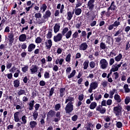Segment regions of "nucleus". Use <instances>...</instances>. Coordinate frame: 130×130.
Wrapping results in <instances>:
<instances>
[{
    "label": "nucleus",
    "instance_id": "nucleus-22",
    "mask_svg": "<svg viewBox=\"0 0 130 130\" xmlns=\"http://www.w3.org/2000/svg\"><path fill=\"white\" fill-rule=\"evenodd\" d=\"M29 125H30V128L33 129L35 127H36V126H37V122L35 121H31L29 122Z\"/></svg>",
    "mask_w": 130,
    "mask_h": 130
},
{
    "label": "nucleus",
    "instance_id": "nucleus-36",
    "mask_svg": "<svg viewBox=\"0 0 130 130\" xmlns=\"http://www.w3.org/2000/svg\"><path fill=\"white\" fill-rule=\"evenodd\" d=\"M52 37V29H49L48 34H47V39H50Z\"/></svg>",
    "mask_w": 130,
    "mask_h": 130
},
{
    "label": "nucleus",
    "instance_id": "nucleus-10",
    "mask_svg": "<svg viewBox=\"0 0 130 130\" xmlns=\"http://www.w3.org/2000/svg\"><path fill=\"white\" fill-rule=\"evenodd\" d=\"M55 115V111L50 110L47 114V120H49L50 117H53Z\"/></svg>",
    "mask_w": 130,
    "mask_h": 130
},
{
    "label": "nucleus",
    "instance_id": "nucleus-2",
    "mask_svg": "<svg viewBox=\"0 0 130 130\" xmlns=\"http://www.w3.org/2000/svg\"><path fill=\"white\" fill-rule=\"evenodd\" d=\"M99 84L98 81H95L92 82L89 85V88L88 89L89 93H92L93 90H96L98 88Z\"/></svg>",
    "mask_w": 130,
    "mask_h": 130
},
{
    "label": "nucleus",
    "instance_id": "nucleus-41",
    "mask_svg": "<svg viewBox=\"0 0 130 130\" xmlns=\"http://www.w3.org/2000/svg\"><path fill=\"white\" fill-rule=\"evenodd\" d=\"M76 75V70H73L72 72L71 73L70 75H69L68 76V79H72L73 77H75V75Z\"/></svg>",
    "mask_w": 130,
    "mask_h": 130
},
{
    "label": "nucleus",
    "instance_id": "nucleus-58",
    "mask_svg": "<svg viewBox=\"0 0 130 130\" xmlns=\"http://www.w3.org/2000/svg\"><path fill=\"white\" fill-rule=\"evenodd\" d=\"M110 55L111 57H113V56H116V53H115V50H113L110 53Z\"/></svg>",
    "mask_w": 130,
    "mask_h": 130
},
{
    "label": "nucleus",
    "instance_id": "nucleus-29",
    "mask_svg": "<svg viewBox=\"0 0 130 130\" xmlns=\"http://www.w3.org/2000/svg\"><path fill=\"white\" fill-rule=\"evenodd\" d=\"M120 67H119L117 63H115V64H113L111 69L114 70L115 72H116L118 71V69Z\"/></svg>",
    "mask_w": 130,
    "mask_h": 130
},
{
    "label": "nucleus",
    "instance_id": "nucleus-26",
    "mask_svg": "<svg viewBox=\"0 0 130 130\" xmlns=\"http://www.w3.org/2000/svg\"><path fill=\"white\" fill-rule=\"evenodd\" d=\"M83 4H84V0H77V4H76L75 8L81 7Z\"/></svg>",
    "mask_w": 130,
    "mask_h": 130
},
{
    "label": "nucleus",
    "instance_id": "nucleus-19",
    "mask_svg": "<svg viewBox=\"0 0 130 130\" xmlns=\"http://www.w3.org/2000/svg\"><path fill=\"white\" fill-rule=\"evenodd\" d=\"M59 29H60V25H59V23H56L54 26V33H57V32L59 31Z\"/></svg>",
    "mask_w": 130,
    "mask_h": 130
},
{
    "label": "nucleus",
    "instance_id": "nucleus-3",
    "mask_svg": "<svg viewBox=\"0 0 130 130\" xmlns=\"http://www.w3.org/2000/svg\"><path fill=\"white\" fill-rule=\"evenodd\" d=\"M66 113L70 114L74 110V104L68 103L64 108Z\"/></svg>",
    "mask_w": 130,
    "mask_h": 130
},
{
    "label": "nucleus",
    "instance_id": "nucleus-6",
    "mask_svg": "<svg viewBox=\"0 0 130 130\" xmlns=\"http://www.w3.org/2000/svg\"><path fill=\"white\" fill-rule=\"evenodd\" d=\"M15 35L13 31H11L8 34V38H9V45L12 46L13 43H14V40H15V38H14Z\"/></svg>",
    "mask_w": 130,
    "mask_h": 130
},
{
    "label": "nucleus",
    "instance_id": "nucleus-56",
    "mask_svg": "<svg viewBox=\"0 0 130 130\" xmlns=\"http://www.w3.org/2000/svg\"><path fill=\"white\" fill-rule=\"evenodd\" d=\"M101 85H102L103 87H104V88H106V86H107V85H108V82H107V81H103L101 83Z\"/></svg>",
    "mask_w": 130,
    "mask_h": 130
},
{
    "label": "nucleus",
    "instance_id": "nucleus-47",
    "mask_svg": "<svg viewBox=\"0 0 130 130\" xmlns=\"http://www.w3.org/2000/svg\"><path fill=\"white\" fill-rule=\"evenodd\" d=\"M53 93H54V87H52L49 91V94L48 97H51L52 95H53Z\"/></svg>",
    "mask_w": 130,
    "mask_h": 130
},
{
    "label": "nucleus",
    "instance_id": "nucleus-15",
    "mask_svg": "<svg viewBox=\"0 0 130 130\" xmlns=\"http://www.w3.org/2000/svg\"><path fill=\"white\" fill-rule=\"evenodd\" d=\"M26 39H27V36H26V34H22L19 36V40L20 42L26 41Z\"/></svg>",
    "mask_w": 130,
    "mask_h": 130
},
{
    "label": "nucleus",
    "instance_id": "nucleus-37",
    "mask_svg": "<svg viewBox=\"0 0 130 130\" xmlns=\"http://www.w3.org/2000/svg\"><path fill=\"white\" fill-rule=\"evenodd\" d=\"M72 33H73V32H72V30H69V31H68L66 33V35H65L66 39H69V38H71V36H72Z\"/></svg>",
    "mask_w": 130,
    "mask_h": 130
},
{
    "label": "nucleus",
    "instance_id": "nucleus-52",
    "mask_svg": "<svg viewBox=\"0 0 130 130\" xmlns=\"http://www.w3.org/2000/svg\"><path fill=\"white\" fill-rule=\"evenodd\" d=\"M68 32H69V28L68 27L64 28L61 32L62 35H65L66 33H68Z\"/></svg>",
    "mask_w": 130,
    "mask_h": 130
},
{
    "label": "nucleus",
    "instance_id": "nucleus-12",
    "mask_svg": "<svg viewBox=\"0 0 130 130\" xmlns=\"http://www.w3.org/2000/svg\"><path fill=\"white\" fill-rule=\"evenodd\" d=\"M36 47V45L33 43L30 44L27 48L28 52H32V51L35 49Z\"/></svg>",
    "mask_w": 130,
    "mask_h": 130
},
{
    "label": "nucleus",
    "instance_id": "nucleus-62",
    "mask_svg": "<svg viewBox=\"0 0 130 130\" xmlns=\"http://www.w3.org/2000/svg\"><path fill=\"white\" fill-rule=\"evenodd\" d=\"M72 121H77L78 120V115H75L72 117Z\"/></svg>",
    "mask_w": 130,
    "mask_h": 130
},
{
    "label": "nucleus",
    "instance_id": "nucleus-31",
    "mask_svg": "<svg viewBox=\"0 0 130 130\" xmlns=\"http://www.w3.org/2000/svg\"><path fill=\"white\" fill-rule=\"evenodd\" d=\"M114 99L118 102V103H120L121 102V99H120V96L118 94H115Z\"/></svg>",
    "mask_w": 130,
    "mask_h": 130
},
{
    "label": "nucleus",
    "instance_id": "nucleus-54",
    "mask_svg": "<svg viewBox=\"0 0 130 130\" xmlns=\"http://www.w3.org/2000/svg\"><path fill=\"white\" fill-rule=\"evenodd\" d=\"M125 104H128L130 102V98L129 96H126L124 100Z\"/></svg>",
    "mask_w": 130,
    "mask_h": 130
},
{
    "label": "nucleus",
    "instance_id": "nucleus-28",
    "mask_svg": "<svg viewBox=\"0 0 130 130\" xmlns=\"http://www.w3.org/2000/svg\"><path fill=\"white\" fill-rule=\"evenodd\" d=\"M97 103L95 102H93L91 103L90 105H89V108L91 110L95 109Z\"/></svg>",
    "mask_w": 130,
    "mask_h": 130
},
{
    "label": "nucleus",
    "instance_id": "nucleus-7",
    "mask_svg": "<svg viewBox=\"0 0 130 130\" xmlns=\"http://www.w3.org/2000/svg\"><path fill=\"white\" fill-rule=\"evenodd\" d=\"M50 17H51V12L49 10L46 11L45 14H43V18L44 20H48Z\"/></svg>",
    "mask_w": 130,
    "mask_h": 130
},
{
    "label": "nucleus",
    "instance_id": "nucleus-43",
    "mask_svg": "<svg viewBox=\"0 0 130 130\" xmlns=\"http://www.w3.org/2000/svg\"><path fill=\"white\" fill-rule=\"evenodd\" d=\"M71 56L72 55H71V53H69L66 58V61H67V62H71Z\"/></svg>",
    "mask_w": 130,
    "mask_h": 130
},
{
    "label": "nucleus",
    "instance_id": "nucleus-34",
    "mask_svg": "<svg viewBox=\"0 0 130 130\" xmlns=\"http://www.w3.org/2000/svg\"><path fill=\"white\" fill-rule=\"evenodd\" d=\"M72 18H73V14H72V12L69 11L67 13V19L68 21H71V20H72Z\"/></svg>",
    "mask_w": 130,
    "mask_h": 130
},
{
    "label": "nucleus",
    "instance_id": "nucleus-33",
    "mask_svg": "<svg viewBox=\"0 0 130 130\" xmlns=\"http://www.w3.org/2000/svg\"><path fill=\"white\" fill-rule=\"evenodd\" d=\"M32 116L34 120H36V119H37V117H38V112L36 110H34L32 113Z\"/></svg>",
    "mask_w": 130,
    "mask_h": 130
},
{
    "label": "nucleus",
    "instance_id": "nucleus-27",
    "mask_svg": "<svg viewBox=\"0 0 130 130\" xmlns=\"http://www.w3.org/2000/svg\"><path fill=\"white\" fill-rule=\"evenodd\" d=\"M112 77L113 80H117V79L119 78V74L117 72H114L112 76Z\"/></svg>",
    "mask_w": 130,
    "mask_h": 130
},
{
    "label": "nucleus",
    "instance_id": "nucleus-53",
    "mask_svg": "<svg viewBox=\"0 0 130 130\" xmlns=\"http://www.w3.org/2000/svg\"><path fill=\"white\" fill-rule=\"evenodd\" d=\"M100 48H101V49H106V45L105 44V43H104L103 42H101L100 43Z\"/></svg>",
    "mask_w": 130,
    "mask_h": 130
},
{
    "label": "nucleus",
    "instance_id": "nucleus-55",
    "mask_svg": "<svg viewBox=\"0 0 130 130\" xmlns=\"http://www.w3.org/2000/svg\"><path fill=\"white\" fill-rule=\"evenodd\" d=\"M35 18H36V19H39L40 18H42V14H41V13H36L35 15Z\"/></svg>",
    "mask_w": 130,
    "mask_h": 130
},
{
    "label": "nucleus",
    "instance_id": "nucleus-57",
    "mask_svg": "<svg viewBox=\"0 0 130 130\" xmlns=\"http://www.w3.org/2000/svg\"><path fill=\"white\" fill-rule=\"evenodd\" d=\"M87 7H88L89 11H93V9H94V4H87Z\"/></svg>",
    "mask_w": 130,
    "mask_h": 130
},
{
    "label": "nucleus",
    "instance_id": "nucleus-17",
    "mask_svg": "<svg viewBox=\"0 0 130 130\" xmlns=\"http://www.w3.org/2000/svg\"><path fill=\"white\" fill-rule=\"evenodd\" d=\"M48 45H47V43H46V47L47 49H50L51 48V46H52V41L51 39H49L47 41Z\"/></svg>",
    "mask_w": 130,
    "mask_h": 130
},
{
    "label": "nucleus",
    "instance_id": "nucleus-35",
    "mask_svg": "<svg viewBox=\"0 0 130 130\" xmlns=\"http://www.w3.org/2000/svg\"><path fill=\"white\" fill-rule=\"evenodd\" d=\"M26 94V90H24V89H20V90L18 91L17 94L18 97H19V96H21V95H24Z\"/></svg>",
    "mask_w": 130,
    "mask_h": 130
},
{
    "label": "nucleus",
    "instance_id": "nucleus-44",
    "mask_svg": "<svg viewBox=\"0 0 130 130\" xmlns=\"http://www.w3.org/2000/svg\"><path fill=\"white\" fill-rule=\"evenodd\" d=\"M79 37V32L78 31H75L72 35V39H76Z\"/></svg>",
    "mask_w": 130,
    "mask_h": 130
},
{
    "label": "nucleus",
    "instance_id": "nucleus-24",
    "mask_svg": "<svg viewBox=\"0 0 130 130\" xmlns=\"http://www.w3.org/2000/svg\"><path fill=\"white\" fill-rule=\"evenodd\" d=\"M60 97H63L66 95V88H61L59 89Z\"/></svg>",
    "mask_w": 130,
    "mask_h": 130
},
{
    "label": "nucleus",
    "instance_id": "nucleus-48",
    "mask_svg": "<svg viewBox=\"0 0 130 130\" xmlns=\"http://www.w3.org/2000/svg\"><path fill=\"white\" fill-rule=\"evenodd\" d=\"M29 70V67L28 66H26L23 68H22V71L23 73H26Z\"/></svg>",
    "mask_w": 130,
    "mask_h": 130
},
{
    "label": "nucleus",
    "instance_id": "nucleus-40",
    "mask_svg": "<svg viewBox=\"0 0 130 130\" xmlns=\"http://www.w3.org/2000/svg\"><path fill=\"white\" fill-rule=\"evenodd\" d=\"M0 50H7V44L5 45L4 44H2L0 45Z\"/></svg>",
    "mask_w": 130,
    "mask_h": 130
},
{
    "label": "nucleus",
    "instance_id": "nucleus-50",
    "mask_svg": "<svg viewBox=\"0 0 130 130\" xmlns=\"http://www.w3.org/2000/svg\"><path fill=\"white\" fill-rule=\"evenodd\" d=\"M18 103L15 102L13 104L14 106H16V109L17 110H19V109H22V107H21V106L20 105H17Z\"/></svg>",
    "mask_w": 130,
    "mask_h": 130
},
{
    "label": "nucleus",
    "instance_id": "nucleus-18",
    "mask_svg": "<svg viewBox=\"0 0 130 130\" xmlns=\"http://www.w3.org/2000/svg\"><path fill=\"white\" fill-rule=\"evenodd\" d=\"M35 103V101L32 100V101H30L29 103H28V105H29V110H33L34 108V104Z\"/></svg>",
    "mask_w": 130,
    "mask_h": 130
},
{
    "label": "nucleus",
    "instance_id": "nucleus-20",
    "mask_svg": "<svg viewBox=\"0 0 130 130\" xmlns=\"http://www.w3.org/2000/svg\"><path fill=\"white\" fill-rule=\"evenodd\" d=\"M30 70L31 74H35L38 72V68L36 65L32 66V68Z\"/></svg>",
    "mask_w": 130,
    "mask_h": 130
},
{
    "label": "nucleus",
    "instance_id": "nucleus-8",
    "mask_svg": "<svg viewBox=\"0 0 130 130\" xmlns=\"http://www.w3.org/2000/svg\"><path fill=\"white\" fill-rule=\"evenodd\" d=\"M79 50L85 51V50H87L88 49V44L86 42H83L79 46Z\"/></svg>",
    "mask_w": 130,
    "mask_h": 130
},
{
    "label": "nucleus",
    "instance_id": "nucleus-14",
    "mask_svg": "<svg viewBox=\"0 0 130 130\" xmlns=\"http://www.w3.org/2000/svg\"><path fill=\"white\" fill-rule=\"evenodd\" d=\"M56 117L57 118H54V121H55V122H58L59 120H60V117H61L60 112L58 111L56 112Z\"/></svg>",
    "mask_w": 130,
    "mask_h": 130
},
{
    "label": "nucleus",
    "instance_id": "nucleus-5",
    "mask_svg": "<svg viewBox=\"0 0 130 130\" xmlns=\"http://www.w3.org/2000/svg\"><path fill=\"white\" fill-rule=\"evenodd\" d=\"M101 69L103 70H105L108 67V62L105 59H102L100 61Z\"/></svg>",
    "mask_w": 130,
    "mask_h": 130
},
{
    "label": "nucleus",
    "instance_id": "nucleus-23",
    "mask_svg": "<svg viewBox=\"0 0 130 130\" xmlns=\"http://www.w3.org/2000/svg\"><path fill=\"white\" fill-rule=\"evenodd\" d=\"M94 97L95 100L98 101L100 100V99L102 98V95H101V93H100V92H98L94 94Z\"/></svg>",
    "mask_w": 130,
    "mask_h": 130
},
{
    "label": "nucleus",
    "instance_id": "nucleus-51",
    "mask_svg": "<svg viewBox=\"0 0 130 130\" xmlns=\"http://www.w3.org/2000/svg\"><path fill=\"white\" fill-rule=\"evenodd\" d=\"M44 76L45 79H49L50 78V74H49V72H45Z\"/></svg>",
    "mask_w": 130,
    "mask_h": 130
},
{
    "label": "nucleus",
    "instance_id": "nucleus-61",
    "mask_svg": "<svg viewBox=\"0 0 130 130\" xmlns=\"http://www.w3.org/2000/svg\"><path fill=\"white\" fill-rule=\"evenodd\" d=\"M61 107L60 104H57L55 106V109L57 111Z\"/></svg>",
    "mask_w": 130,
    "mask_h": 130
},
{
    "label": "nucleus",
    "instance_id": "nucleus-25",
    "mask_svg": "<svg viewBox=\"0 0 130 130\" xmlns=\"http://www.w3.org/2000/svg\"><path fill=\"white\" fill-rule=\"evenodd\" d=\"M83 70H87L89 68V60H86L83 64Z\"/></svg>",
    "mask_w": 130,
    "mask_h": 130
},
{
    "label": "nucleus",
    "instance_id": "nucleus-32",
    "mask_svg": "<svg viewBox=\"0 0 130 130\" xmlns=\"http://www.w3.org/2000/svg\"><path fill=\"white\" fill-rule=\"evenodd\" d=\"M82 13V9L81 8H77L76 9L75 14L76 16H80Z\"/></svg>",
    "mask_w": 130,
    "mask_h": 130
},
{
    "label": "nucleus",
    "instance_id": "nucleus-11",
    "mask_svg": "<svg viewBox=\"0 0 130 130\" xmlns=\"http://www.w3.org/2000/svg\"><path fill=\"white\" fill-rule=\"evenodd\" d=\"M20 115V112H16L14 114V118L15 122H19L21 119V117H19Z\"/></svg>",
    "mask_w": 130,
    "mask_h": 130
},
{
    "label": "nucleus",
    "instance_id": "nucleus-13",
    "mask_svg": "<svg viewBox=\"0 0 130 130\" xmlns=\"http://www.w3.org/2000/svg\"><path fill=\"white\" fill-rule=\"evenodd\" d=\"M73 101H75V99L74 97L69 96L67 99H66L65 104H67L68 102H69L68 103H70V104H74Z\"/></svg>",
    "mask_w": 130,
    "mask_h": 130
},
{
    "label": "nucleus",
    "instance_id": "nucleus-63",
    "mask_svg": "<svg viewBox=\"0 0 130 130\" xmlns=\"http://www.w3.org/2000/svg\"><path fill=\"white\" fill-rule=\"evenodd\" d=\"M78 100H79V101H82V100H84V94H81L79 95Z\"/></svg>",
    "mask_w": 130,
    "mask_h": 130
},
{
    "label": "nucleus",
    "instance_id": "nucleus-38",
    "mask_svg": "<svg viewBox=\"0 0 130 130\" xmlns=\"http://www.w3.org/2000/svg\"><path fill=\"white\" fill-rule=\"evenodd\" d=\"M123 89L125 91V93H129L130 89L128 88V85L127 84H125L124 85Z\"/></svg>",
    "mask_w": 130,
    "mask_h": 130
},
{
    "label": "nucleus",
    "instance_id": "nucleus-46",
    "mask_svg": "<svg viewBox=\"0 0 130 130\" xmlns=\"http://www.w3.org/2000/svg\"><path fill=\"white\" fill-rule=\"evenodd\" d=\"M35 42H36V43H37V44H39V43H41V42H42V39H41V38H40V37H37V38L36 39Z\"/></svg>",
    "mask_w": 130,
    "mask_h": 130
},
{
    "label": "nucleus",
    "instance_id": "nucleus-1",
    "mask_svg": "<svg viewBox=\"0 0 130 130\" xmlns=\"http://www.w3.org/2000/svg\"><path fill=\"white\" fill-rule=\"evenodd\" d=\"M117 10V7L115 5V2L114 1H112L110 7L107 9V12L106 13V16H110L111 13L109 11H116Z\"/></svg>",
    "mask_w": 130,
    "mask_h": 130
},
{
    "label": "nucleus",
    "instance_id": "nucleus-9",
    "mask_svg": "<svg viewBox=\"0 0 130 130\" xmlns=\"http://www.w3.org/2000/svg\"><path fill=\"white\" fill-rule=\"evenodd\" d=\"M61 39H62V35L60 33H58L56 36H54L53 37L54 42L61 41Z\"/></svg>",
    "mask_w": 130,
    "mask_h": 130
},
{
    "label": "nucleus",
    "instance_id": "nucleus-4",
    "mask_svg": "<svg viewBox=\"0 0 130 130\" xmlns=\"http://www.w3.org/2000/svg\"><path fill=\"white\" fill-rule=\"evenodd\" d=\"M122 109V108H121V107H120V106H119V105H118V106L114 107L113 108V111L114 113H115V114L116 116H118L120 115V114H121Z\"/></svg>",
    "mask_w": 130,
    "mask_h": 130
},
{
    "label": "nucleus",
    "instance_id": "nucleus-16",
    "mask_svg": "<svg viewBox=\"0 0 130 130\" xmlns=\"http://www.w3.org/2000/svg\"><path fill=\"white\" fill-rule=\"evenodd\" d=\"M46 10H47L46 4L44 3L40 5V11H42V13H44Z\"/></svg>",
    "mask_w": 130,
    "mask_h": 130
},
{
    "label": "nucleus",
    "instance_id": "nucleus-59",
    "mask_svg": "<svg viewBox=\"0 0 130 130\" xmlns=\"http://www.w3.org/2000/svg\"><path fill=\"white\" fill-rule=\"evenodd\" d=\"M113 25L114 27H118V26L120 25V22L116 20L114 22V24H113Z\"/></svg>",
    "mask_w": 130,
    "mask_h": 130
},
{
    "label": "nucleus",
    "instance_id": "nucleus-64",
    "mask_svg": "<svg viewBox=\"0 0 130 130\" xmlns=\"http://www.w3.org/2000/svg\"><path fill=\"white\" fill-rule=\"evenodd\" d=\"M111 124V123L110 122V123H105L104 125V126L105 127V128H109V126Z\"/></svg>",
    "mask_w": 130,
    "mask_h": 130
},
{
    "label": "nucleus",
    "instance_id": "nucleus-21",
    "mask_svg": "<svg viewBox=\"0 0 130 130\" xmlns=\"http://www.w3.org/2000/svg\"><path fill=\"white\" fill-rule=\"evenodd\" d=\"M13 85L15 88H19L20 87V80L19 79L15 80L13 81Z\"/></svg>",
    "mask_w": 130,
    "mask_h": 130
},
{
    "label": "nucleus",
    "instance_id": "nucleus-42",
    "mask_svg": "<svg viewBox=\"0 0 130 130\" xmlns=\"http://www.w3.org/2000/svg\"><path fill=\"white\" fill-rule=\"evenodd\" d=\"M115 40H116L115 42H117V43H119L122 40V39L121 38V36L119 35L117 38H115Z\"/></svg>",
    "mask_w": 130,
    "mask_h": 130
},
{
    "label": "nucleus",
    "instance_id": "nucleus-45",
    "mask_svg": "<svg viewBox=\"0 0 130 130\" xmlns=\"http://www.w3.org/2000/svg\"><path fill=\"white\" fill-rule=\"evenodd\" d=\"M89 67L91 69H94L96 67V63L94 61H91L89 62Z\"/></svg>",
    "mask_w": 130,
    "mask_h": 130
},
{
    "label": "nucleus",
    "instance_id": "nucleus-39",
    "mask_svg": "<svg viewBox=\"0 0 130 130\" xmlns=\"http://www.w3.org/2000/svg\"><path fill=\"white\" fill-rule=\"evenodd\" d=\"M26 117L25 115H23L21 117V120L22 122H21V124H26L27 123V119H26Z\"/></svg>",
    "mask_w": 130,
    "mask_h": 130
},
{
    "label": "nucleus",
    "instance_id": "nucleus-60",
    "mask_svg": "<svg viewBox=\"0 0 130 130\" xmlns=\"http://www.w3.org/2000/svg\"><path fill=\"white\" fill-rule=\"evenodd\" d=\"M104 120L106 122H109L110 121H111V119L110 118V116H106V118H104Z\"/></svg>",
    "mask_w": 130,
    "mask_h": 130
},
{
    "label": "nucleus",
    "instance_id": "nucleus-49",
    "mask_svg": "<svg viewBox=\"0 0 130 130\" xmlns=\"http://www.w3.org/2000/svg\"><path fill=\"white\" fill-rule=\"evenodd\" d=\"M116 126L118 128H121L122 127V123L120 121L117 122Z\"/></svg>",
    "mask_w": 130,
    "mask_h": 130
},
{
    "label": "nucleus",
    "instance_id": "nucleus-30",
    "mask_svg": "<svg viewBox=\"0 0 130 130\" xmlns=\"http://www.w3.org/2000/svg\"><path fill=\"white\" fill-rule=\"evenodd\" d=\"M122 58V54L121 53H119L118 55L115 57V61H120Z\"/></svg>",
    "mask_w": 130,
    "mask_h": 130
}]
</instances>
